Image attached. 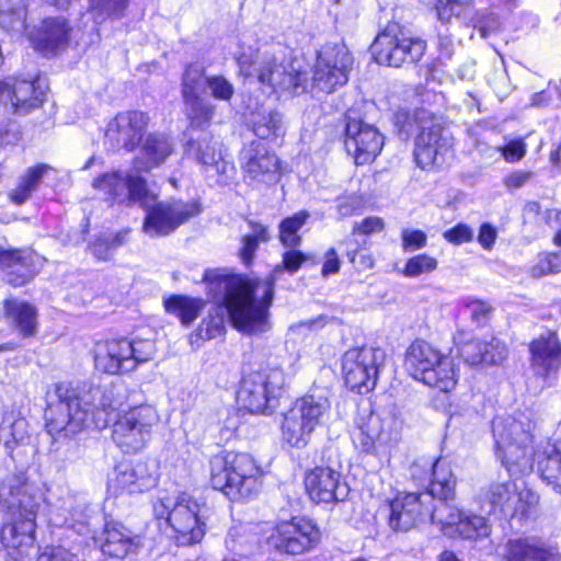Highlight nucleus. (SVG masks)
Masks as SVG:
<instances>
[{"instance_id":"f257e3e1","label":"nucleus","mask_w":561,"mask_h":561,"mask_svg":"<svg viewBox=\"0 0 561 561\" xmlns=\"http://www.w3.org/2000/svg\"><path fill=\"white\" fill-rule=\"evenodd\" d=\"M308 260V256L297 250L283 254V261L265 278L247 276H217L213 282L214 288L221 294L228 314L234 328L248 334L262 333L270 328L268 309L274 298V287L277 275L284 270L296 273Z\"/></svg>"},{"instance_id":"f03ea898","label":"nucleus","mask_w":561,"mask_h":561,"mask_svg":"<svg viewBox=\"0 0 561 561\" xmlns=\"http://www.w3.org/2000/svg\"><path fill=\"white\" fill-rule=\"evenodd\" d=\"M45 400L46 428L51 436L70 437L91 425L104 428L115 410L111 386L56 382L47 389Z\"/></svg>"},{"instance_id":"7ed1b4c3","label":"nucleus","mask_w":561,"mask_h":561,"mask_svg":"<svg viewBox=\"0 0 561 561\" xmlns=\"http://www.w3.org/2000/svg\"><path fill=\"white\" fill-rule=\"evenodd\" d=\"M492 427L497 456L512 476L528 473L536 465L541 479L561 495V440L547 442L533 453L529 422L496 417Z\"/></svg>"},{"instance_id":"20e7f679","label":"nucleus","mask_w":561,"mask_h":561,"mask_svg":"<svg viewBox=\"0 0 561 561\" xmlns=\"http://www.w3.org/2000/svg\"><path fill=\"white\" fill-rule=\"evenodd\" d=\"M261 467L247 453L224 451L210 460V483L232 501L248 500L261 488Z\"/></svg>"},{"instance_id":"39448f33","label":"nucleus","mask_w":561,"mask_h":561,"mask_svg":"<svg viewBox=\"0 0 561 561\" xmlns=\"http://www.w3.org/2000/svg\"><path fill=\"white\" fill-rule=\"evenodd\" d=\"M397 125L401 137L408 138L417 130L414 159L423 170L442 168L451 157L453 142L444 128L426 110L416 111L412 117L405 113L397 114Z\"/></svg>"},{"instance_id":"423d86ee","label":"nucleus","mask_w":561,"mask_h":561,"mask_svg":"<svg viewBox=\"0 0 561 561\" xmlns=\"http://www.w3.org/2000/svg\"><path fill=\"white\" fill-rule=\"evenodd\" d=\"M240 73L255 78L263 87L279 95H299L307 89V72L294 67L293 62L279 60L267 50L255 54L242 53L238 57Z\"/></svg>"},{"instance_id":"0eeeda50","label":"nucleus","mask_w":561,"mask_h":561,"mask_svg":"<svg viewBox=\"0 0 561 561\" xmlns=\"http://www.w3.org/2000/svg\"><path fill=\"white\" fill-rule=\"evenodd\" d=\"M404 367L414 379L444 392L457 383L453 360L422 340L414 341L407 350Z\"/></svg>"},{"instance_id":"6e6552de","label":"nucleus","mask_w":561,"mask_h":561,"mask_svg":"<svg viewBox=\"0 0 561 561\" xmlns=\"http://www.w3.org/2000/svg\"><path fill=\"white\" fill-rule=\"evenodd\" d=\"M153 513L158 519L167 520L179 546H192L205 536V524L198 516L199 505L186 493L160 497L153 504Z\"/></svg>"},{"instance_id":"1a4fd4ad","label":"nucleus","mask_w":561,"mask_h":561,"mask_svg":"<svg viewBox=\"0 0 561 561\" xmlns=\"http://www.w3.org/2000/svg\"><path fill=\"white\" fill-rule=\"evenodd\" d=\"M330 409V400L324 394L311 393L297 399L284 413L280 425L284 442L291 447H306Z\"/></svg>"},{"instance_id":"9d476101","label":"nucleus","mask_w":561,"mask_h":561,"mask_svg":"<svg viewBox=\"0 0 561 561\" xmlns=\"http://www.w3.org/2000/svg\"><path fill=\"white\" fill-rule=\"evenodd\" d=\"M158 422L159 414L152 405L129 408L113 424V442L126 454L138 453L148 445Z\"/></svg>"},{"instance_id":"9b49d317","label":"nucleus","mask_w":561,"mask_h":561,"mask_svg":"<svg viewBox=\"0 0 561 561\" xmlns=\"http://www.w3.org/2000/svg\"><path fill=\"white\" fill-rule=\"evenodd\" d=\"M370 50L379 65L402 67L422 59L426 42L419 37H408L398 31L397 25H389L377 35Z\"/></svg>"},{"instance_id":"f8f14e48","label":"nucleus","mask_w":561,"mask_h":561,"mask_svg":"<svg viewBox=\"0 0 561 561\" xmlns=\"http://www.w3.org/2000/svg\"><path fill=\"white\" fill-rule=\"evenodd\" d=\"M386 353L380 347L363 346L346 351L342 358V370L346 385L359 393L375 388Z\"/></svg>"},{"instance_id":"ddd939ff","label":"nucleus","mask_w":561,"mask_h":561,"mask_svg":"<svg viewBox=\"0 0 561 561\" xmlns=\"http://www.w3.org/2000/svg\"><path fill=\"white\" fill-rule=\"evenodd\" d=\"M353 57L343 44H327L318 53L313 66L312 87L331 93L348 81Z\"/></svg>"},{"instance_id":"4468645a","label":"nucleus","mask_w":561,"mask_h":561,"mask_svg":"<svg viewBox=\"0 0 561 561\" xmlns=\"http://www.w3.org/2000/svg\"><path fill=\"white\" fill-rule=\"evenodd\" d=\"M93 187L111 204L139 203L142 207H149L154 202V194L149 192L146 181L138 175L117 171L105 173L93 181Z\"/></svg>"},{"instance_id":"2eb2a0df","label":"nucleus","mask_w":561,"mask_h":561,"mask_svg":"<svg viewBox=\"0 0 561 561\" xmlns=\"http://www.w3.org/2000/svg\"><path fill=\"white\" fill-rule=\"evenodd\" d=\"M285 385L282 370L255 371L243 378L238 391L239 404L251 413H263Z\"/></svg>"},{"instance_id":"dca6fc26","label":"nucleus","mask_w":561,"mask_h":561,"mask_svg":"<svg viewBox=\"0 0 561 561\" xmlns=\"http://www.w3.org/2000/svg\"><path fill=\"white\" fill-rule=\"evenodd\" d=\"M267 540L270 546L280 552L301 554L319 542L320 531L311 520L294 517L278 522Z\"/></svg>"},{"instance_id":"f3484780","label":"nucleus","mask_w":561,"mask_h":561,"mask_svg":"<svg viewBox=\"0 0 561 561\" xmlns=\"http://www.w3.org/2000/svg\"><path fill=\"white\" fill-rule=\"evenodd\" d=\"M44 90L35 81L9 77L0 80V123L12 115L27 114L42 105Z\"/></svg>"},{"instance_id":"a211bd4d","label":"nucleus","mask_w":561,"mask_h":561,"mask_svg":"<svg viewBox=\"0 0 561 561\" xmlns=\"http://www.w3.org/2000/svg\"><path fill=\"white\" fill-rule=\"evenodd\" d=\"M481 501L488 504L489 512L505 515L526 514L538 503V496L527 488H519L516 482H493L482 493Z\"/></svg>"},{"instance_id":"6ab92c4d","label":"nucleus","mask_w":561,"mask_h":561,"mask_svg":"<svg viewBox=\"0 0 561 561\" xmlns=\"http://www.w3.org/2000/svg\"><path fill=\"white\" fill-rule=\"evenodd\" d=\"M147 209V216L144 222V231L151 237L165 236L174 231L180 225L199 213L195 203L173 202V203H150Z\"/></svg>"},{"instance_id":"aec40b11","label":"nucleus","mask_w":561,"mask_h":561,"mask_svg":"<svg viewBox=\"0 0 561 561\" xmlns=\"http://www.w3.org/2000/svg\"><path fill=\"white\" fill-rule=\"evenodd\" d=\"M385 138L378 129L351 116L346 117L344 144L356 164L373 162L383 147Z\"/></svg>"},{"instance_id":"412c9836","label":"nucleus","mask_w":561,"mask_h":561,"mask_svg":"<svg viewBox=\"0 0 561 561\" xmlns=\"http://www.w3.org/2000/svg\"><path fill=\"white\" fill-rule=\"evenodd\" d=\"M244 181L250 184H273L279 180L278 157L259 141L250 142L241 152Z\"/></svg>"},{"instance_id":"4be33fe9","label":"nucleus","mask_w":561,"mask_h":561,"mask_svg":"<svg viewBox=\"0 0 561 561\" xmlns=\"http://www.w3.org/2000/svg\"><path fill=\"white\" fill-rule=\"evenodd\" d=\"M148 124L149 117L145 112L124 111L108 123L105 137L115 147L133 151L139 145Z\"/></svg>"},{"instance_id":"5701e85b","label":"nucleus","mask_w":561,"mask_h":561,"mask_svg":"<svg viewBox=\"0 0 561 561\" xmlns=\"http://www.w3.org/2000/svg\"><path fill=\"white\" fill-rule=\"evenodd\" d=\"M187 153L205 168V172H215L218 183L227 184L234 175V165L225 159L221 152V144L213 136L204 135L198 139H192L186 145Z\"/></svg>"},{"instance_id":"b1692460","label":"nucleus","mask_w":561,"mask_h":561,"mask_svg":"<svg viewBox=\"0 0 561 561\" xmlns=\"http://www.w3.org/2000/svg\"><path fill=\"white\" fill-rule=\"evenodd\" d=\"M427 493H401L389 503V526L394 531L412 529L424 514L431 512Z\"/></svg>"},{"instance_id":"393cba45","label":"nucleus","mask_w":561,"mask_h":561,"mask_svg":"<svg viewBox=\"0 0 561 561\" xmlns=\"http://www.w3.org/2000/svg\"><path fill=\"white\" fill-rule=\"evenodd\" d=\"M158 476L147 461L121 462L114 469L110 486L116 492L144 493L157 485Z\"/></svg>"},{"instance_id":"a878e982","label":"nucleus","mask_w":561,"mask_h":561,"mask_svg":"<svg viewBox=\"0 0 561 561\" xmlns=\"http://www.w3.org/2000/svg\"><path fill=\"white\" fill-rule=\"evenodd\" d=\"M534 374L548 381L561 369V341L557 332L540 334L529 344Z\"/></svg>"},{"instance_id":"bb28decb","label":"nucleus","mask_w":561,"mask_h":561,"mask_svg":"<svg viewBox=\"0 0 561 561\" xmlns=\"http://www.w3.org/2000/svg\"><path fill=\"white\" fill-rule=\"evenodd\" d=\"M306 491L317 503L343 501L348 494V486L342 481L341 473L330 467H316L305 478Z\"/></svg>"},{"instance_id":"cd10ccee","label":"nucleus","mask_w":561,"mask_h":561,"mask_svg":"<svg viewBox=\"0 0 561 561\" xmlns=\"http://www.w3.org/2000/svg\"><path fill=\"white\" fill-rule=\"evenodd\" d=\"M504 561H560L561 554L556 546L538 537L508 539L502 551Z\"/></svg>"},{"instance_id":"c85d7f7f","label":"nucleus","mask_w":561,"mask_h":561,"mask_svg":"<svg viewBox=\"0 0 561 561\" xmlns=\"http://www.w3.org/2000/svg\"><path fill=\"white\" fill-rule=\"evenodd\" d=\"M39 256L30 250L0 249V271L14 287L28 283L37 273Z\"/></svg>"},{"instance_id":"c756f323","label":"nucleus","mask_w":561,"mask_h":561,"mask_svg":"<svg viewBox=\"0 0 561 561\" xmlns=\"http://www.w3.org/2000/svg\"><path fill=\"white\" fill-rule=\"evenodd\" d=\"M71 27L67 20L60 16L47 18L30 34L34 47L44 55L64 50L70 39Z\"/></svg>"},{"instance_id":"7c9ffc66","label":"nucleus","mask_w":561,"mask_h":561,"mask_svg":"<svg viewBox=\"0 0 561 561\" xmlns=\"http://www.w3.org/2000/svg\"><path fill=\"white\" fill-rule=\"evenodd\" d=\"M129 340L117 339L101 342L95 347V367L105 374H124L134 370V360L129 358Z\"/></svg>"},{"instance_id":"2f4dec72","label":"nucleus","mask_w":561,"mask_h":561,"mask_svg":"<svg viewBox=\"0 0 561 561\" xmlns=\"http://www.w3.org/2000/svg\"><path fill=\"white\" fill-rule=\"evenodd\" d=\"M141 547L139 536L117 522L105 524L101 550L111 558L123 559Z\"/></svg>"},{"instance_id":"473e14b6","label":"nucleus","mask_w":561,"mask_h":561,"mask_svg":"<svg viewBox=\"0 0 561 561\" xmlns=\"http://www.w3.org/2000/svg\"><path fill=\"white\" fill-rule=\"evenodd\" d=\"M172 152L173 145L167 136L150 134L134 160V169L137 172H149L164 163Z\"/></svg>"},{"instance_id":"72a5a7b5","label":"nucleus","mask_w":561,"mask_h":561,"mask_svg":"<svg viewBox=\"0 0 561 561\" xmlns=\"http://www.w3.org/2000/svg\"><path fill=\"white\" fill-rule=\"evenodd\" d=\"M88 506L72 497L64 500L62 505L50 514V520L59 527L73 529L79 535L90 531V516Z\"/></svg>"},{"instance_id":"f704fd0d","label":"nucleus","mask_w":561,"mask_h":561,"mask_svg":"<svg viewBox=\"0 0 561 561\" xmlns=\"http://www.w3.org/2000/svg\"><path fill=\"white\" fill-rule=\"evenodd\" d=\"M491 346L495 348V353L488 352L485 341L472 340L461 347V356L465 362L470 365L488 364L499 365L502 364L507 356L506 345L496 337L491 339Z\"/></svg>"},{"instance_id":"c9c22d12","label":"nucleus","mask_w":561,"mask_h":561,"mask_svg":"<svg viewBox=\"0 0 561 561\" xmlns=\"http://www.w3.org/2000/svg\"><path fill=\"white\" fill-rule=\"evenodd\" d=\"M5 316L9 324L25 337L37 332V311L27 302L7 300L4 302Z\"/></svg>"},{"instance_id":"e433bc0d","label":"nucleus","mask_w":561,"mask_h":561,"mask_svg":"<svg viewBox=\"0 0 561 561\" xmlns=\"http://www.w3.org/2000/svg\"><path fill=\"white\" fill-rule=\"evenodd\" d=\"M34 531L35 523L19 518L3 526L1 540L8 549L18 550L23 556L34 545Z\"/></svg>"},{"instance_id":"4c0bfd02","label":"nucleus","mask_w":561,"mask_h":561,"mask_svg":"<svg viewBox=\"0 0 561 561\" xmlns=\"http://www.w3.org/2000/svg\"><path fill=\"white\" fill-rule=\"evenodd\" d=\"M10 505L19 511L20 519L35 523L38 503L32 494L28 485L20 477L10 480Z\"/></svg>"},{"instance_id":"58836bf2","label":"nucleus","mask_w":561,"mask_h":561,"mask_svg":"<svg viewBox=\"0 0 561 561\" xmlns=\"http://www.w3.org/2000/svg\"><path fill=\"white\" fill-rule=\"evenodd\" d=\"M432 485L431 501L437 496L439 500H453L455 497L456 478L449 467L438 460L431 462Z\"/></svg>"},{"instance_id":"ea45409f","label":"nucleus","mask_w":561,"mask_h":561,"mask_svg":"<svg viewBox=\"0 0 561 561\" xmlns=\"http://www.w3.org/2000/svg\"><path fill=\"white\" fill-rule=\"evenodd\" d=\"M167 312L175 314L184 325L192 323L205 307V302L198 298L174 295L165 299Z\"/></svg>"},{"instance_id":"a19ab883","label":"nucleus","mask_w":561,"mask_h":561,"mask_svg":"<svg viewBox=\"0 0 561 561\" xmlns=\"http://www.w3.org/2000/svg\"><path fill=\"white\" fill-rule=\"evenodd\" d=\"M26 0H0V27L8 32L25 28Z\"/></svg>"},{"instance_id":"79ce46f5","label":"nucleus","mask_w":561,"mask_h":561,"mask_svg":"<svg viewBox=\"0 0 561 561\" xmlns=\"http://www.w3.org/2000/svg\"><path fill=\"white\" fill-rule=\"evenodd\" d=\"M252 232L241 237L238 255L244 264H250L255 257L260 243L270 241L268 228L260 222H250Z\"/></svg>"},{"instance_id":"37998d69","label":"nucleus","mask_w":561,"mask_h":561,"mask_svg":"<svg viewBox=\"0 0 561 561\" xmlns=\"http://www.w3.org/2000/svg\"><path fill=\"white\" fill-rule=\"evenodd\" d=\"M49 169L47 164H38L30 168L20 179L19 185L10 193V198L16 205L26 202L31 194L38 187L43 175Z\"/></svg>"},{"instance_id":"c03bdc74","label":"nucleus","mask_w":561,"mask_h":561,"mask_svg":"<svg viewBox=\"0 0 561 561\" xmlns=\"http://www.w3.org/2000/svg\"><path fill=\"white\" fill-rule=\"evenodd\" d=\"M309 216L308 211L301 210L280 221L279 241L285 248L295 249L301 244L302 238L298 231L307 222Z\"/></svg>"},{"instance_id":"a18cd8bd","label":"nucleus","mask_w":561,"mask_h":561,"mask_svg":"<svg viewBox=\"0 0 561 561\" xmlns=\"http://www.w3.org/2000/svg\"><path fill=\"white\" fill-rule=\"evenodd\" d=\"M439 501L440 503L430 512L432 522L437 523L445 535L454 537L455 530L465 512L459 511L457 507L450 505L448 503L449 500Z\"/></svg>"},{"instance_id":"49530a36","label":"nucleus","mask_w":561,"mask_h":561,"mask_svg":"<svg viewBox=\"0 0 561 561\" xmlns=\"http://www.w3.org/2000/svg\"><path fill=\"white\" fill-rule=\"evenodd\" d=\"M226 547L239 556H247L257 546L259 539L243 525L233 526L225 540Z\"/></svg>"},{"instance_id":"de8ad7c7","label":"nucleus","mask_w":561,"mask_h":561,"mask_svg":"<svg viewBox=\"0 0 561 561\" xmlns=\"http://www.w3.org/2000/svg\"><path fill=\"white\" fill-rule=\"evenodd\" d=\"M186 115L194 128H204L211 122L216 106L204 98H195L183 101Z\"/></svg>"},{"instance_id":"09e8293b","label":"nucleus","mask_w":561,"mask_h":561,"mask_svg":"<svg viewBox=\"0 0 561 561\" xmlns=\"http://www.w3.org/2000/svg\"><path fill=\"white\" fill-rule=\"evenodd\" d=\"M128 0H89V10L95 23H103L107 19H121L128 8Z\"/></svg>"},{"instance_id":"8fccbe9b","label":"nucleus","mask_w":561,"mask_h":561,"mask_svg":"<svg viewBox=\"0 0 561 561\" xmlns=\"http://www.w3.org/2000/svg\"><path fill=\"white\" fill-rule=\"evenodd\" d=\"M491 534V526L486 518L474 514H463L455 535L463 539L485 538Z\"/></svg>"},{"instance_id":"3c124183","label":"nucleus","mask_w":561,"mask_h":561,"mask_svg":"<svg viewBox=\"0 0 561 561\" xmlns=\"http://www.w3.org/2000/svg\"><path fill=\"white\" fill-rule=\"evenodd\" d=\"M254 134L262 139H275L284 134L283 117L278 112L257 115L253 122Z\"/></svg>"},{"instance_id":"603ef678","label":"nucleus","mask_w":561,"mask_h":561,"mask_svg":"<svg viewBox=\"0 0 561 561\" xmlns=\"http://www.w3.org/2000/svg\"><path fill=\"white\" fill-rule=\"evenodd\" d=\"M204 69L196 65L186 67L182 76V98L183 101L199 98V90L205 85Z\"/></svg>"},{"instance_id":"864d4df0","label":"nucleus","mask_w":561,"mask_h":561,"mask_svg":"<svg viewBox=\"0 0 561 561\" xmlns=\"http://www.w3.org/2000/svg\"><path fill=\"white\" fill-rule=\"evenodd\" d=\"M451 12L453 16L461 18L474 27H479L482 36H485L488 31L495 28L497 25L495 19H492L488 24L483 23L481 18L476 14L470 0H456L455 3H451Z\"/></svg>"},{"instance_id":"5fc2aeb1","label":"nucleus","mask_w":561,"mask_h":561,"mask_svg":"<svg viewBox=\"0 0 561 561\" xmlns=\"http://www.w3.org/2000/svg\"><path fill=\"white\" fill-rule=\"evenodd\" d=\"M438 266L435 257L427 254H417L410 257L403 268V275L407 277H419L423 274L434 272Z\"/></svg>"},{"instance_id":"6e6d98bb","label":"nucleus","mask_w":561,"mask_h":561,"mask_svg":"<svg viewBox=\"0 0 561 561\" xmlns=\"http://www.w3.org/2000/svg\"><path fill=\"white\" fill-rule=\"evenodd\" d=\"M205 87L209 94L219 101L229 102L234 94L233 84L221 75L207 76Z\"/></svg>"},{"instance_id":"4d7b16f0","label":"nucleus","mask_w":561,"mask_h":561,"mask_svg":"<svg viewBox=\"0 0 561 561\" xmlns=\"http://www.w3.org/2000/svg\"><path fill=\"white\" fill-rule=\"evenodd\" d=\"M225 330V318L222 313L216 311L215 313H209L207 318L203 320L196 335L201 340H211L221 336Z\"/></svg>"},{"instance_id":"13d9d810","label":"nucleus","mask_w":561,"mask_h":561,"mask_svg":"<svg viewBox=\"0 0 561 561\" xmlns=\"http://www.w3.org/2000/svg\"><path fill=\"white\" fill-rule=\"evenodd\" d=\"M129 358L134 360V370L139 364L146 363L153 358L156 354V344L150 339H140L129 341Z\"/></svg>"},{"instance_id":"bf43d9fd","label":"nucleus","mask_w":561,"mask_h":561,"mask_svg":"<svg viewBox=\"0 0 561 561\" xmlns=\"http://www.w3.org/2000/svg\"><path fill=\"white\" fill-rule=\"evenodd\" d=\"M381 447H390L401 439L402 422L396 417L382 419Z\"/></svg>"},{"instance_id":"052dcab7","label":"nucleus","mask_w":561,"mask_h":561,"mask_svg":"<svg viewBox=\"0 0 561 561\" xmlns=\"http://www.w3.org/2000/svg\"><path fill=\"white\" fill-rule=\"evenodd\" d=\"M561 272V251L549 253L531 267V275L540 277L550 273Z\"/></svg>"},{"instance_id":"680f3d73","label":"nucleus","mask_w":561,"mask_h":561,"mask_svg":"<svg viewBox=\"0 0 561 561\" xmlns=\"http://www.w3.org/2000/svg\"><path fill=\"white\" fill-rule=\"evenodd\" d=\"M465 308L478 324H483L492 312V307L482 300H468L465 302Z\"/></svg>"},{"instance_id":"e2e57ef3","label":"nucleus","mask_w":561,"mask_h":561,"mask_svg":"<svg viewBox=\"0 0 561 561\" xmlns=\"http://www.w3.org/2000/svg\"><path fill=\"white\" fill-rule=\"evenodd\" d=\"M427 237L422 230L404 229L402 231V248L404 251H415L426 245Z\"/></svg>"},{"instance_id":"0e129e2a","label":"nucleus","mask_w":561,"mask_h":561,"mask_svg":"<svg viewBox=\"0 0 561 561\" xmlns=\"http://www.w3.org/2000/svg\"><path fill=\"white\" fill-rule=\"evenodd\" d=\"M364 208V198L360 195H350L339 199L337 210L341 217H350Z\"/></svg>"},{"instance_id":"69168bd1","label":"nucleus","mask_w":561,"mask_h":561,"mask_svg":"<svg viewBox=\"0 0 561 561\" xmlns=\"http://www.w3.org/2000/svg\"><path fill=\"white\" fill-rule=\"evenodd\" d=\"M36 561H82V559L64 547H53L42 552Z\"/></svg>"},{"instance_id":"338daca9","label":"nucleus","mask_w":561,"mask_h":561,"mask_svg":"<svg viewBox=\"0 0 561 561\" xmlns=\"http://www.w3.org/2000/svg\"><path fill=\"white\" fill-rule=\"evenodd\" d=\"M385 228L383 220L377 216H369L362 221L355 222L353 226V233L371 234L382 231Z\"/></svg>"},{"instance_id":"774afa93","label":"nucleus","mask_w":561,"mask_h":561,"mask_svg":"<svg viewBox=\"0 0 561 561\" xmlns=\"http://www.w3.org/2000/svg\"><path fill=\"white\" fill-rule=\"evenodd\" d=\"M473 232L469 226L465 224H458L454 228L444 232V238L451 243L460 244L472 240Z\"/></svg>"}]
</instances>
